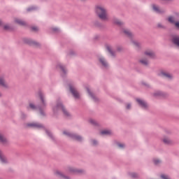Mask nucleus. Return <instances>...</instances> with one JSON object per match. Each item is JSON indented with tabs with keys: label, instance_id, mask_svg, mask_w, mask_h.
Here are the masks:
<instances>
[{
	"label": "nucleus",
	"instance_id": "nucleus-1",
	"mask_svg": "<svg viewBox=\"0 0 179 179\" xmlns=\"http://www.w3.org/2000/svg\"><path fill=\"white\" fill-rule=\"evenodd\" d=\"M96 12L99 19L101 20H108V14H107V10L106 8H104V6H97Z\"/></svg>",
	"mask_w": 179,
	"mask_h": 179
},
{
	"label": "nucleus",
	"instance_id": "nucleus-2",
	"mask_svg": "<svg viewBox=\"0 0 179 179\" xmlns=\"http://www.w3.org/2000/svg\"><path fill=\"white\" fill-rule=\"evenodd\" d=\"M63 134L64 135H66V136H69L70 138H72L75 141H78V142H80V141H82V137L76 134H72L66 131H64Z\"/></svg>",
	"mask_w": 179,
	"mask_h": 179
},
{
	"label": "nucleus",
	"instance_id": "nucleus-3",
	"mask_svg": "<svg viewBox=\"0 0 179 179\" xmlns=\"http://www.w3.org/2000/svg\"><path fill=\"white\" fill-rule=\"evenodd\" d=\"M56 110H62L66 117H69L70 114L68 111H66V109L64 107V106L62 105V103L57 104L56 106Z\"/></svg>",
	"mask_w": 179,
	"mask_h": 179
},
{
	"label": "nucleus",
	"instance_id": "nucleus-4",
	"mask_svg": "<svg viewBox=\"0 0 179 179\" xmlns=\"http://www.w3.org/2000/svg\"><path fill=\"white\" fill-rule=\"evenodd\" d=\"M176 20H177V18H176V17L171 16L168 18V21H169L170 23L175 24L176 27L177 29H179V22H176Z\"/></svg>",
	"mask_w": 179,
	"mask_h": 179
},
{
	"label": "nucleus",
	"instance_id": "nucleus-5",
	"mask_svg": "<svg viewBox=\"0 0 179 179\" xmlns=\"http://www.w3.org/2000/svg\"><path fill=\"white\" fill-rule=\"evenodd\" d=\"M70 91L71 92L75 99H79L80 97V94H79V92H78L76 89H75L73 87L70 86Z\"/></svg>",
	"mask_w": 179,
	"mask_h": 179
},
{
	"label": "nucleus",
	"instance_id": "nucleus-6",
	"mask_svg": "<svg viewBox=\"0 0 179 179\" xmlns=\"http://www.w3.org/2000/svg\"><path fill=\"white\" fill-rule=\"evenodd\" d=\"M55 176L57 177H59V178H63V179H69V177L65 176L62 171L59 170L55 171Z\"/></svg>",
	"mask_w": 179,
	"mask_h": 179
},
{
	"label": "nucleus",
	"instance_id": "nucleus-7",
	"mask_svg": "<svg viewBox=\"0 0 179 179\" xmlns=\"http://www.w3.org/2000/svg\"><path fill=\"white\" fill-rule=\"evenodd\" d=\"M39 97L42 102V106L41 107H39V111H40L41 114H43V110L41 109L44 108V107H45V102H44V96H43V94L39 93Z\"/></svg>",
	"mask_w": 179,
	"mask_h": 179
},
{
	"label": "nucleus",
	"instance_id": "nucleus-8",
	"mask_svg": "<svg viewBox=\"0 0 179 179\" xmlns=\"http://www.w3.org/2000/svg\"><path fill=\"white\" fill-rule=\"evenodd\" d=\"M144 55L147 58H155V52L152 50H146Z\"/></svg>",
	"mask_w": 179,
	"mask_h": 179
},
{
	"label": "nucleus",
	"instance_id": "nucleus-9",
	"mask_svg": "<svg viewBox=\"0 0 179 179\" xmlns=\"http://www.w3.org/2000/svg\"><path fill=\"white\" fill-rule=\"evenodd\" d=\"M136 101L143 108H148V103L145 102V101L138 99H136Z\"/></svg>",
	"mask_w": 179,
	"mask_h": 179
},
{
	"label": "nucleus",
	"instance_id": "nucleus-10",
	"mask_svg": "<svg viewBox=\"0 0 179 179\" xmlns=\"http://www.w3.org/2000/svg\"><path fill=\"white\" fill-rule=\"evenodd\" d=\"M152 9L153 10H155V12H156L157 13H163V12H164V10H162L159 8V6H156V5H152Z\"/></svg>",
	"mask_w": 179,
	"mask_h": 179
},
{
	"label": "nucleus",
	"instance_id": "nucleus-11",
	"mask_svg": "<svg viewBox=\"0 0 179 179\" xmlns=\"http://www.w3.org/2000/svg\"><path fill=\"white\" fill-rule=\"evenodd\" d=\"M159 76H162L163 78H167L168 79H171L173 76L169 73H166L164 71H162L159 74Z\"/></svg>",
	"mask_w": 179,
	"mask_h": 179
},
{
	"label": "nucleus",
	"instance_id": "nucleus-12",
	"mask_svg": "<svg viewBox=\"0 0 179 179\" xmlns=\"http://www.w3.org/2000/svg\"><path fill=\"white\" fill-rule=\"evenodd\" d=\"M99 62L104 66L105 68H107L108 66V63L106 61V59L103 57L99 58Z\"/></svg>",
	"mask_w": 179,
	"mask_h": 179
},
{
	"label": "nucleus",
	"instance_id": "nucleus-13",
	"mask_svg": "<svg viewBox=\"0 0 179 179\" xmlns=\"http://www.w3.org/2000/svg\"><path fill=\"white\" fill-rule=\"evenodd\" d=\"M0 161L3 164H5V163H8V159H6V157L3 156L1 151H0Z\"/></svg>",
	"mask_w": 179,
	"mask_h": 179
},
{
	"label": "nucleus",
	"instance_id": "nucleus-14",
	"mask_svg": "<svg viewBox=\"0 0 179 179\" xmlns=\"http://www.w3.org/2000/svg\"><path fill=\"white\" fill-rule=\"evenodd\" d=\"M122 31L124 34H125V36H127V37H132L133 36L132 32H131L129 29H123Z\"/></svg>",
	"mask_w": 179,
	"mask_h": 179
},
{
	"label": "nucleus",
	"instance_id": "nucleus-15",
	"mask_svg": "<svg viewBox=\"0 0 179 179\" xmlns=\"http://www.w3.org/2000/svg\"><path fill=\"white\" fill-rule=\"evenodd\" d=\"M0 86H2L3 87H7L8 84L6 82H5V79H3V77H0Z\"/></svg>",
	"mask_w": 179,
	"mask_h": 179
},
{
	"label": "nucleus",
	"instance_id": "nucleus-16",
	"mask_svg": "<svg viewBox=\"0 0 179 179\" xmlns=\"http://www.w3.org/2000/svg\"><path fill=\"white\" fill-rule=\"evenodd\" d=\"M15 23H17V24H20V26H24L26 24V22L19 19V18H16L15 20Z\"/></svg>",
	"mask_w": 179,
	"mask_h": 179
},
{
	"label": "nucleus",
	"instance_id": "nucleus-17",
	"mask_svg": "<svg viewBox=\"0 0 179 179\" xmlns=\"http://www.w3.org/2000/svg\"><path fill=\"white\" fill-rule=\"evenodd\" d=\"M28 127H34V128H43V125L38 123L28 124Z\"/></svg>",
	"mask_w": 179,
	"mask_h": 179
},
{
	"label": "nucleus",
	"instance_id": "nucleus-18",
	"mask_svg": "<svg viewBox=\"0 0 179 179\" xmlns=\"http://www.w3.org/2000/svg\"><path fill=\"white\" fill-rule=\"evenodd\" d=\"M0 142H1V143H3V145H5V143H8V140L1 133H0Z\"/></svg>",
	"mask_w": 179,
	"mask_h": 179
},
{
	"label": "nucleus",
	"instance_id": "nucleus-19",
	"mask_svg": "<svg viewBox=\"0 0 179 179\" xmlns=\"http://www.w3.org/2000/svg\"><path fill=\"white\" fill-rule=\"evenodd\" d=\"M101 135H111V131L103 130L101 131Z\"/></svg>",
	"mask_w": 179,
	"mask_h": 179
},
{
	"label": "nucleus",
	"instance_id": "nucleus-20",
	"mask_svg": "<svg viewBox=\"0 0 179 179\" xmlns=\"http://www.w3.org/2000/svg\"><path fill=\"white\" fill-rule=\"evenodd\" d=\"M141 64H142V65H148V64H149V61H148V59H141L140 60Z\"/></svg>",
	"mask_w": 179,
	"mask_h": 179
},
{
	"label": "nucleus",
	"instance_id": "nucleus-21",
	"mask_svg": "<svg viewBox=\"0 0 179 179\" xmlns=\"http://www.w3.org/2000/svg\"><path fill=\"white\" fill-rule=\"evenodd\" d=\"M133 45L136 47V48H139L141 47V43L136 41H133Z\"/></svg>",
	"mask_w": 179,
	"mask_h": 179
},
{
	"label": "nucleus",
	"instance_id": "nucleus-22",
	"mask_svg": "<svg viewBox=\"0 0 179 179\" xmlns=\"http://www.w3.org/2000/svg\"><path fill=\"white\" fill-rule=\"evenodd\" d=\"M113 23H115V24H117L118 26L122 25V22H121V21H120V20H118V19H114Z\"/></svg>",
	"mask_w": 179,
	"mask_h": 179
},
{
	"label": "nucleus",
	"instance_id": "nucleus-23",
	"mask_svg": "<svg viewBox=\"0 0 179 179\" xmlns=\"http://www.w3.org/2000/svg\"><path fill=\"white\" fill-rule=\"evenodd\" d=\"M106 50L110 52L112 55H114V53L113 52L112 48L110 45H106Z\"/></svg>",
	"mask_w": 179,
	"mask_h": 179
},
{
	"label": "nucleus",
	"instance_id": "nucleus-24",
	"mask_svg": "<svg viewBox=\"0 0 179 179\" xmlns=\"http://www.w3.org/2000/svg\"><path fill=\"white\" fill-rule=\"evenodd\" d=\"M163 142H164V143H166V145H170V144H171V140H170V138H164V139H163Z\"/></svg>",
	"mask_w": 179,
	"mask_h": 179
},
{
	"label": "nucleus",
	"instance_id": "nucleus-25",
	"mask_svg": "<svg viewBox=\"0 0 179 179\" xmlns=\"http://www.w3.org/2000/svg\"><path fill=\"white\" fill-rule=\"evenodd\" d=\"M87 91L88 94H90V96H91L92 99H93V100H94V101H96V96L93 94H92V92H90V90L89 88H87Z\"/></svg>",
	"mask_w": 179,
	"mask_h": 179
},
{
	"label": "nucleus",
	"instance_id": "nucleus-26",
	"mask_svg": "<svg viewBox=\"0 0 179 179\" xmlns=\"http://www.w3.org/2000/svg\"><path fill=\"white\" fill-rule=\"evenodd\" d=\"M69 173H80L78 170H76L73 168L69 169Z\"/></svg>",
	"mask_w": 179,
	"mask_h": 179
},
{
	"label": "nucleus",
	"instance_id": "nucleus-27",
	"mask_svg": "<svg viewBox=\"0 0 179 179\" xmlns=\"http://www.w3.org/2000/svg\"><path fill=\"white\" fill-rule=\"evenodd\" d=\"M57 68H59V69H61V71H62L63 72L65 73V67H64V66H62V64H59L57 66Z\"/></svg>",
	"mask_w": 179,
	"mask_h": 179
},
{
	"label": "nucleus",
	"instance_id": "nucleus-28",
	"mask_svg": "<svg viewBox=\"0 0 179 179\" xmlns=\"http://www.w3.org/2000/svg\"><path fill=\"white\" fill-rule=\"evenodd\" d=\"M162 162L160 161V160H159V159H154V164H160Z\"/></svg>",
	"mask_w": 179,
	"mask_h": 179
},
{
	"label": "nucleus",
	"instance_id": "nucleus-29",
	"mask_svg": "<svg viewBox=\"0 0 179 179\" xmlns=\"http://www.w3.org/2000/svg\"><path fill=\"white\" fill-rule=\"evenodd\" d=\"M29 107H30V108H31L32 110H36V106H35L34 104H33V103H29Z\"/></svg>",
	"mask_w": 179,
	"mask_h": 179
},
{
	"label": "nucleus",
	"instance_id": "nucleus-30",
	"mask_svg": "<svg viewBox=\"0 0 179 179\" xmlns=\"http://www.w3.org/2000/svg\"><path fill=\"white\" fill-rule=\"evenodd\" d=\"M131 177H132L133 178H138V174H136V173H132V174H131Z\"/></svg>",
	"mask_w": 179,
	"mask_h": 179
},
{
	"label": "nucleus",
	"instance_id": "nucleus-31",
	"mask_svg": "<svg viewBox=\"0 0 179 179\" xmlns=\"http://www.w3.org/2000/svg\"><path fill=\"white\" fill-rule=\"evenodd\" d=\"M31 29L34 31H37V30H38V28L37 27H33Z\"/></svg>",
	"mask_w": 179,
	"mask_h": 179
},
{
	"label": "nucleus",
	"instance_id": "nucleus-32",
	"mask_svg": "<svg viewBox=\"0 0 179 179\" xmlns=\"http://www.w3.org/2000/svg\"><path fill=\"white\" fill-rule=\"evenodd\" d=\"M90 122L91 124H96V121H95L94 120H92V119L90 120Z\"/></svg>",
	"mask_w": 179,
	"mask_h": 179
},
{
	"label": "nucleus",
	"instance_id": "nucleus-33",
	"mask_svg": "<svg viewBox=\"0 0 179 179\" xmlns=\"http://www.w3.org/2000/svg\"><path fill=\"white\" fill-rule=\"evenodd\" d=\"M92 145H93L94 146H96V145H97V141H96V140H93V141H92Z\"/></svg>",
	"mask_w": 179,
	"mask_h": 179
},
{
	"label": "nucleus",
	"instance_id": "nucleus-34",
	"mask_svg": "<svg viewBox=\"0 0 179 179\" xmlns=\"http://www.w3.org/2000/svg\"><path fill=\"white\" fill-rule=\"evenodd\" d=\"M157 27H159L160 29H163V27H164L162 24L159 23L157 24Z\"/></svg>",
	"mask_w": 179,
	"mask_h": 179
},
{
	"label": "nucleus",
	"instance_id": "nucleus-35",
	"mask_svg": "<svg viewBox=\"0 0 179 179\" xmlns=\"http://www.w3.org/2000/svg\"><path fill=\"white\" fill-rule=\"evenodd\" d=\"M117 145L119 148H124L125 146V145H124L122 143H119Z\"/></svg>",
	"mask_w": 179,
	"mask_h": 179
},
{
	"label": "nucleus",
	"instance_id": "nucleus-36",
	"mask_svg": "<svg viewBox=\"0 0 179 179\" xmlns=\"http://www.w3.org/2000/svg\"><path fill=\"white\" fill-rule=\"evenodd\" d=\"M4 29L5 30H8L9 29V25H5L4 26Z\"/></svg>",
	"mask_w": 179,
	"mask_h": 179
},
{
	"label": "nucleus",
	"instance_id": "nucleus-37",
	"mask_svg": "<svg viewBox=\"0 0 179 179\" xmlns=\"http://www.w3.org/2000/svg\"><path fill=\"white\" fill-rule=\"evenodd\" d=\"M34 9H35L34 7H31V8H28L27 10H28V12H30V10H34Z\"/></svg>",
	"mask_w": 179,
	"mask_h": 179
},
{
	"label": "nucleus",
	"instance_id": "nucleus-38",
	"mask_svg": "<svg viewBox=\"0 0 179 179\" xmlns=\"http://www.w3.org/2000/svg\"><path fill=\"white\" fill-rule=\"evenodd\" d=\"M127 110H129V108H131V104L128 103L127 105Z\"/></svg>",
	"mask_w": 179,
	"mask_h": 179
},
{
	"label": "nucleus",
	"instance_id": "nucleus-39",
	"mask_svg": "<svg viewBox=\"0 0 179 179\" xmlns=\"http://www.w3.org/2000/svg\"><path fill=\"white\" fill-rule=\"evenodd\" d=\"M46 134H48V135H49V136H51V133H50V131H46Z\"/></svg>",
	"mask_w": 179,
	"mask_h": 179
},
{
	"label": "nucleus",
	"instance_id": "nucleus-40",
	"mask_svg": "<svg viewBox=\"0 0 179 179\" xmlns=\"http://www.w3.org/2000/svg\"><path fill=\"white\" fill-rule=\"evenodd\" d=\"M53 30H54V31H57V28H55Z\"/></svg>",
	"mask_w": 179,
	"mask_h": 179
},
{
	"label": "nucleus",
	"instance_id": "nucleus-41",
	"mask_svg": "<svg viewBox=\"0 0 179 179\" xmlns=\"http://www.w3.org/2000/svg\"><path fill=\"white\" fill-rule=\"evenodd\" d=\"M117 51H121V48H120V49L117 48Z\"/></svg>",
	"mask_w": 179,
	"mask_h": 179
},
{
	"label": "nucleus",
	"instance_id": "nucleus-42",
	"mask_svg": "<svg viewBox=\"0 0 179 179\" xmlns=\"http://www.w3.org/2000/svg\"><path fill=\"white\" fill-rule=\"evenodd\" d=\"M0 24H2V21L0 20Z\"/></svg>",
	"mask_w": 179,
	"mask_h": 179
},
{
	"label": "nucleus",
	"instance_id": "nucleus-43",
	"mask_svg": "<svg viewBox=\"0 0 179 179\" xmlns=\"http://www.w3.org/2000/svg\"><path fill=\"white\" fill-rule=\"evenodd\" d=\"M2 96V94L0 93V97Z\"/></svg>",
	"mask_w": 179,
	"mask_h": 179
}]
</instances>
